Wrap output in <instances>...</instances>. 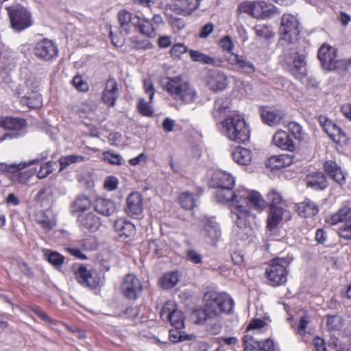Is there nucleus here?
Segmentation results:
<instances>
[{
    "mask_svg": "<svg viewBox=\"0 0 351 351\" xmlns=\"http://www.w3.org/2000/svg\"><path fill=\"white\" fill-rule=\"evenodd\" d=\"M76 278L83 286L95 288L99 281L95 275L91 271H88L85 266L81 265L75 271Z\"/></svg>",
    "mask_w": 351,
    "mask_h": 351,
    "instance_id": "f3484780",
    "label": "nucleus"
},
{
    "mask_svg": "<svg viewBox=\"0 0 351 351\" xmlns=\"http://www.w3.org/2000/svg\"><path fill=\"white\" fill-rule=\"evenodd\" d=\"M95 210L104 216H110L117 211L116 204L110 199L98 198L94 205Z\"/></svg>",
    "mask_w": 351,
    "mask_h": 351,
    "instance_id": "6ab92c4d",
    "label": "nucleus"
},
{
    "mask_svg": "<svg viewBox=\"0 0 351 351\" xmlns=\"http://www.w3.org/2000/svg\"><path fill=\"white\" fill-rule=\"evenodd\" d=\"M0 125L6 130H20L25 125V121L12 117H6L0 121Z\"/></svg>",
    "mask_w": 351,
    "mask_h": 351,
    "instance_id": "7c9ffc66",
    "label": "nucleus"
},
{
    "mask_svg": "<svg viewBox=\"0 0 351 351\" xmlns=\"http://www.w3.org/2000/svg\"><path fill=\"white\" fill-rule=\"evenodd\" d=\"M317 56L322 67L328 71L345 69L351 64V58L348 60L337 59V49L327 44H323L321 46Z\"/></svg>",
    "mask_w": 351,
    "mask_h": 351,
    "instance_id": "39448f33",
    "label": "nucleus"
},
{
    "mask_svg": "<svg viewBox=\"0 0 351 351\" xmlns=\"http://www.w3.org/2000/svg\"><path fill=\"white\" fill-rule=\"evenodd\" d=\"M342 221H345L346 224L347 222H351V209L348 207H343L327 220L331 225H336Z\"/></svg>",
    "mask_w": 351,
    "mask_h": 351,
    "instance_id": "2f4dec72",
    "label": "nucleus"
},
{
    "mask_svg": "<svg viewBox=\"0 0 351 351\" xmlns=\"http://www.w3.org/2000/svg\"><path fill=\"white\" fill-rule=\"evenodd\" d=\"M213 182L216 187H233L234 185V178L229 173L217 170L213 176Z\"/></svg>",
    "mask_w": 351,
    "mask_h": 351,
    "instance_id": "5701e85b",
    "label": "nucleus"
},
{
    "mask_svg": "<svg viewBox=\"0 0 351 351\" xmlns=\"http://www.w3.org/2000/svg\"><path fill=\"white\" fill-rule=\"evenodd\" d=\"M123 295L129 300H136L143 291L141 280L134 274L126 275L121 287Z\"/></svg>",
    "mask_w": 351,
    "mask_h": 351,
    "instance_id": "1a4fd4ad",
    "label": "nucleus"
},
{
    "mask_svg": "<svg viewBox=\"0 0 351 351\" xmlns=\"http://www.w3.org/2000/svg\"><path fill=\"white\" fill-rule=\"evenodd\" d=\"M20 102L23 106H26L29 108H36L42 105V98L40 93L33 90L28 95L22 97Z\"/></svg>",
    "mask_w": 351,
    "mask_h": 351,
    "instance_id": "473e14b6",
    "label": "nucleus"
},
{
    "mask_svg": "<svg viewBox=\"0 0 351 351\" xmlns=\"http://www.w3.org/2000/svg\"><path fill=\"white\" fill-rule=\"evenodd\" d=\"M119 97L118 84L114 78L110 77L103 91L102 99L109 106H113Z\"/></svg>",
    "mask_w": 351,
    "mask_h": 351,
    "instance_id": "dca6fc26",
    "label": "nucleus"
},
{
    "mask_svg": "<svg viewBox=\"0 0 351 351\" xmlns=\"http://www.w3.org/2000/svg\"><path fill=\"white\" fill-rule=\"evenodd\" d=\"M38 161L37 159L32 160L28 162H21L19 164H7L4 162H0V172L5 173H16L29 167Z\"/></svg>",
    "mask_w": 351,
    "mask_h": 351,
    "instance_id": "f704fd0d",
    "label": "nucleus"
},
{
    "mask_svg": "<svg viewBox=\"0 0 351 351\" xmlns=\"http://www.w3.org/2000/svg\"><path fill=\"white\" fill-rule=\"evenodd\" d=\"M136 27L139 28L141 33L148 37L154 38L156 36V26L151 21L140 19V23Z\"/></svg>",
    "mask_w": 351,
    "mask_h": 351,
    "instance_id": "e433bc0d",
    "label": "nucleus"
},
{
    "mask_svg": "<svg viewBox=\"0 0 351 351\" xmlns=\"http://www.w3.org/2000/svg\"><path fill=\"white\" fill-rule=\"evenodd\" d=\"M90 200L86 196L77 197L73 203L71 209L73 213L83 212L90 207Z\"/></svg>",
    "mask_w": 351,
    "mask_h": 351,
    "instance_id": "ea45409f",
    "label": "nucleus"
},
{
    "mask_svg": "<svg viewBox=\"0 0 351 351\" xmlns=\"http://www.w3.org/2000/svg\"><path fill=\"white\" fill-rule=\"evenodd\" d=\"M233 160L241 165H248L252 160L253 155L250 150L242 147H237L232 154Z\"/></svg>",
    "mask_w": 351,
    "mask_h": 351,
    "instance_id": "c85d7f7f",
    "label": "nucleus"
},
{
    "mask_svg": "<svg viewBox=\"0 0 351 351\" xmlns=\"http://www.w3.org/2000/svg\"><path fill=\"white\" fill-rule=\"evenodd\" d=\"M186 257L189 261L195 264H199L202 262L201 254L193 249L189 250L186 252Z\"/></svg>",
    "mask_w": 351,
    "mask_h": 351,
    "instance_id": "bf43d9fd",
    "label": "nucleus"
},
{
    "mask_svg": "<svg viewBox=\"0 0 351 351\" xmlns=\"http://www.w3.org/2000/svg\"><path fill=\"white\" fill-rule=\"evenodd\" d=\"M273 143L282 149L291 151L294 149L293 143L288 133L279 130L273 136Z\"/></svg>",
    "mask_w": 351,
    "mask_h": 351,
    "instance_id": "a878e982",
    "label": "nucleus"
},
{
    "mask_svg": "<svg viewBox=\"0 0 351 351\" xmlns=\"http://www.w3.org/2000/svg\"><path fill=\"white\" fill-rule=\"evenodd\" d=\"M178 329L173 330H171L169 331V339L173 343H177L179 341H182L184 340L191 339L193 335H182L180 332L177 330Z\"/></svg>",
    "mask_w": 351,
    "mask_h": 351,
    "instance_id": "5fc2aeb1",
    "label": "nucleus"
},
{
    "mask_svg": "<svg viewBox=\"0 0 351 351\" xmlns=\"http://www.w3.org/2000/svg\"><path fill=\"white\" fill-rule=\"evenodd\" d=\"M289 265V262L285 258H276L271 261L265 274L272 286H279L287 282Z\"/></svg>",
    "mask_w": 351,
    "mask_h": 351,
    "instance_id": "423d86ee",
    "label": "nucleus"
},
{
    "mask_svg": "<svg viewBox=\"0 0 351 351\" xmlns=\"http://www.w3.org/2000/svg\"><path fill=\"white\" fill-rule=\"evenodd\" d=\"M138 109L139 112L143 116L152 117L153 115V110L151 106L144 99H141L138 102Z\"/></svg>",
    "mask_w": 351,
    "mask_h": 351,
    "instance_id": "603ef678",
    "label": "nucleus"
},
{
    "mask_svg": "<svg viewBox=\"0 0 351 351\" xmlns=\"http://www.w3.org/2000/svg\"><path fill=\"white\" fill-rule=\"evenodd\" d=\"M207 85L214 92L223 90L227 86V77L219 71H210L207 76Z\"/></svg>",
    "mask_w": 351,
    "mask_h": 351,
    "instance_id": "2eb2a0df",
    "label": "nucleus"
},
{
    "mask_svg": "<svg viewBox=\"0 0 351 351\" xmlns=\"http://www.w3.org/2000/svg\"><path fill=\"white\" fill-rule=\"evenodd\" d=\"M261 118L265 123L273 125L278 124L284 117V113L280 110H274L269 108L261 109Z\"/></svg>",
    "mask_w": 351,
    "mask_h": 351,
    "instance_id": "aec40b11",
    "label": "nucleus"
},
{
    "mask_svg": "<svg viewBox=\"0 0 351 351\" xmlns=\"http://www.w3.org/2000/svg\"><path fill=\"white\" fill-rule=\"evenodd\" d=\"M293 163V157L289 154H281L270 157L267 166L272 169H280L290 166Z\"/></svg>",
    "mask_w": 351,
    "mask_h": 351,
    "instance_id": "b1692460",
    "label": "nucleus"
},
{
    "mask_svg": "<svg viewBox=\"0 0 351 351\" xmlns=\"http://www.w3.org/2000/svg\"><path fill=\"white\" fill-rule=\"evenodd\" d=\"M308 186L314 189H324L327 186L326 179L322 172L310 174L306 178Z\"/></svg>",
    "mask_w": 351,
    "mask_h": 351,
    "instance_id": "c756f323",
    "label": "nucleus"
},
{
    "mask_svg": "<svg viewBox=\"0 0 351 351\" xmlns=\"http://www.w3.org/2000/svg\"><path fill=\"white\" fill-rule=\"evenodd\" d=\"M299 25V21L295 16L291 14H283L279 28L281 40L289 44L296 41L300 33Z\"/></svg>",
    "mask_w": 351,
    "mask_h": 351,
    "instance_id": "6e6552de",
    "label": "nucleus"
},
{
    "mask_svg": "<svg viewBox=\"0 0 351 351\" xmlns=\"http://www.w3.org/2000/svg\"><path fill=\"white\" fill-rule=\"evenodd\" d=\"M86 160V158L84 156L72 154L66 156L61 157L59 159L60 165V171L66 168L68 166L75 164L80 163Z\"/></svg>",
    "mask_w": 351,
    "mask_h": 351,
    "instance_id": "58836bf2",
    "label": "nucleus"
},
{
    "mask_svg": "<svg viewBox=\"0 0 351 351\" xmlns=\"http://www.w3.org/2000/svg\"><path fill=\"white\" fill-rule=\"evenodd\" d=\"M176 307V304L173 302H166L163 305L160 313L161 318L163 320L169 321V319L173 313L172 312L175 310Z\"/></svg>",
    "mask_w": 351,
    "mask_h": 351,
    "instance_id": "de8ad7c7",
    "label": "nucleus"
},
{
    "mask_svg": "<svg viewBox=\"0 0 351 351\" xmlns=\"http://www.w3.org/2000/svg\"><path fill=\"white\" fill-rule=\"evenodd\" d=\"M118 18L120 23L121 28L128 34L131 26L136 27L140 23V18L138 16H132V14L126 11L121 10L118 14Z\"/></svg>",
    "mask_w": 351,
    "mask_h": 351,
    "instance_id": "4be33fe9",
    "label": "nucleus"
},
{
    "mask_svg": "<svg viewBox=\"0 0 351 351\" xmlns=\"http://www.w3.org/2000/svg\"><path fill=\"white\" fill-rule=\"evenodd\" d=\"M339 235L341 238L346 240L351 239V221L347 222L344 228L339 229Z\"/></svg>",
    "mask_w": 351,
    "mask_h": 351,
    "instance_id": "e2e57ef3",
    "label": "nucleus"
},
{
    "mask_svg": "<svg viewBox=\"0 0 351 351\" xmlns=\"http://www.w3.org/2000/svg\"><path fill=\"white\" fill-rule=\"evenodd\" d=\"M189 55L191 58L195 62L208 64H214L215 62V60L213 58H211L196 50H190Z\"/></svg>",
    "mask_w": 351,
    "mask_h": 351,
    "instance_id": "37998d69",
    "label": "nucleus"
},
{
    "mask_svg": "<svg viewBox=\"0 0 351 351\" xmlns=\"http://www.w3.org/2000/svg\"><path fill=\"white\" fill-rule=\"evenodd\" d=\"M258 349L261 351H275L274 342L270 339L261 341Z\"/></svg>",
    "mask_w": 351,
    "mask_h": 351,
    "instance_id": "774afa93",
    "label": "nucleus"
},
{
    "mask_svg": "<svg viewBox=\"0 0 351 351\" xmlns=\"http://www.w3.org/2000/svg\"><path fill=\"white\" fill-rule=\"evenodd\" d=\"M291 73L298 78L302 77L306 74L305 66L306 65V55L296 53L293 61Z\"/></svg>",
    "mask_w": 351,
    "mask_h": 351,
    "instance_id": "cd10ccee",
    "label": "nucleus"
},
{
    "mask_svg": "<svg viewBox=\"0 0 351 351\" xmlns=\"http://www.w3.org/2000/svg\"><path fill=\"white\" fill-rule=\"evenodd\" d=\"M33 53L38 58L47 61L57 56L58 49L51 40L44 38L36 43Z\"/></svg>",
    "mask_w": 351,
    "mask_h": 351,
    "instance_id": "9b49d317",
    "label": "nucleus"
},
{
    "mask_svg": "<svg viewBox=\"0 0 351 351\" xmlns=\"http://www.w3.org/2000/svg\"><path fill=\"white\" fill-rule=\"evenodd\" d=\"M201 234L205 241L215 245L221 237V230L213 219L204 218L201 221Z\"/></svg>",
    "mask_w": 351,
    "mask_h": 351,
    "instance_id": "9d476101",
    "label": "nucleus"
},
{
    "mask_svg": "<svg viewBox=\"0 0 351 351\" xmlns=\"http://www.w3.org/2000/svg\"><path fill=\"white\" fill-rule=\"evenodd\" d=\"M118 180L115 177H108L104 182V187L108 191H113L117 188Z\"/></svg>",
    "mask_w": 351,
    "mask_h": 351,
    "instance_id": "0e129e2a",
    "label": "nucleus"
},
{
    "mask_svg": "<svg viewBox=\"0 0 351 351\" xmlns=\"http://www.w3.org/2000/svg\"><path fill=\"white\" fill-rule=\"evenodd\" d=\"M178 274L172 271L165 274L160 280L161 287L165 289H169L174 287L178 282Z\"/></svg>",
    "mask_w": 351,
    "mask_h": 351,
    "instance_id": "4c0bfd02",
    "label": "nucleus"
},
{
    "mask_svg": "<svg viewBox=\"0 0 351 351\" xmlns=\"http://www.w3.org/2000/svg\"><path fill=\"white\" fill-rule=\"evenodd\" d=\"M284 210L280 206H274L270 208V213L267 218V228L273 230L277 227L282 219Z\"/></svg>",
    "mask_w": 351,
    "mask_h": 351,
    "instance_id": "72a5a7b5",
    "label": "nucleus"
},
{
    "mask_svg": "<svg viewBox=\"0 0 351 351\" xmlns=\"http://www.w3.org/2000/svg\"><path fill=\"white\" fill-rule=\"evenodd\" d=\"M51 173V167L49 163L43 164L37 173V177L39 179L46 178Z\"/></svg>",
    "mask_w": 351,
    "mask_h": 351,
    "instance_id": "69168bd1",
    "label": "nucleus"
},
{
    "mask_svg": "<svg viewBox=\"0 0 351 351\" xmlns=\"http://www.w3.org/2000/svg\"><path fill=\"white\" fill-rule=\"evenodd\" d=\"M125 213L130 217H138L143 210V198L138 192H132L127 197Z\"/></svg>",
    "mask_w": 351,
    "mask_h": 351,
    "instance_id": "f8f14e48",
    "label": "nucleus"
},
{
    "mask_svg": "<svg viewBox=\"0 0 351 351\" xmlns=\"http://www.w3.org/2000/svg\"><path fill=\"white\" fill-rule=\"evenodd\" d=\"M324 169L328 176L336 182L343 184L345 182V176L342 170L333 160H328L324 163Z\"/></svg>",
    "mask_w": 351,
    "mask_h": 351,
    "instance_id": "393cba45",
    "label": "nucleus"
},
{
    "mask_svg": "<svg viewBox=\"0 0 351 351\" xmlns=\"http://www.w3.org/2000/svg\"><path fill=\"white\" fill-rule=\"evenodd\" d=\"M217 188V199L220 202H232V213L236 216L235 222L240 228L250 226L255 219L249 204L258 210L266 207L267 203L257 191H243L235 193L232 191V187Z\"/></svg>",
    "mask_w": 351,
    "mask_h": 351,
    "instance_id": "f257e3e1",
    "label": "nucleus"
},
{
    "mask_svg": "<svg viewBox=\"0 0 351 351\" xmlns=\"http://www.w3.org/2000/svg\"><path fill=\"white\" fill-rule=\"evenodd\" d=\"M196 199L193 193L184 192L179 197V202L186 210H191L195 206Z\"/></svg>",
    "mask_w": 351,
    "mask_h": 351,
    "instance_id": "79ce46f5",
    "label": "nucleus"
},
{
    "mask_svg": "<svg viewBox=\"0 0 351 351\" xmlns=\"http://www.w3.org/2000/svg\"><path fill=\"white\" fill-rule=\"evenodd\" d=\"M165 90L175 100L185 104L193 103L197 97L194 87L180 75L168 78Z\"/></svg>",
    "mask_w": 351,
    "mask_h": 351,
    "instance_id": "7ed1b4c3",
    "label": "nucleus"
},
{
    "mask_svg": "<svg viewBox=\"0 0 351 351\" xmlns=\"http://www.w3.org/2000/svg\"><path fill=\"white\" fill-rule=\"evenodd\" d=\"M229 101L228 99L218 98L216 99L214 104V109L213 114L215 119H219L220 117L226 112L228 108Z\"/></svg>",
    "mask_w": 351,
    "mask_h": 351,
    "instance_id": "a19ab883",
    "label": "nucleus"
},
{
    "mask_svg": "<svg viewBox=\"0 0 351 351\" xmlns=\"http://www.w3.org/2000/svg\"><path fill=\"white\" fill-rule=\"evenodd\" d=\"M206 302L204 308L193 311L192 316L197 324H210L213 322L209 330L217 334L221 329V322L218 320L222 313H231L234 302L226 293H209L206 294Z\"/></svg>",
    "mask_w": 351,
    "mask_h": 351,
    "instance_id": "f03ea898",
    "label": "nucleus"
},
{
    "mask_svg": "<svg viewBox=\"0 0 351 351\" xmlns=\"http://www.w3.org/2000/svg\"><path fill=\"white\" fill-rule=\"evenodd\" d=\"M324 129L328 135L336 143H341L342 138L346 137L345 133L335 123L330 122Z\"/></svg>",
    "mask_w": 351,
    "mask_h": 351,
    "instance_id": "c9c22d12",
    "label": "nucleus"
},
{
    "mask_svg": "<svg viewBox=\"0 0 351 351\" xmlns=\"http://www.w3.org/2000/svg\"><path fill=\"white\" fill-rule=\"evenodd\" d=\"M172 315L169 319V322L171 324L178 330L182 329L184 328V317L182 311L178 310L176 308L172 312Z\"/></svg>",
    "mask_w": 351,
    "mask_h": 351,
    "instance_id": "c03bdc74",
    "label": "nucleus"
},
{
    "mask_svg": "<svg viewBox=\"0 0 351 351\" xmlns=\"http://www.w3.org/2000/svg\"><path fill=\"white\" fill-rule=\"evenodd\" d=\"M73 86L80 91H87L88 90V84L83 80L82 76L75 75L72 81Z\"/></svg>",
    "mask_w": 351,
    "mask_h": 351,
    "instance_id": "4d7b16f0",
    "label": "nucleus"
},
{
    "mask_svg": "<svg viewBox=\"0 0 351 351\" xmlns=\"http://www.w3.org/2000/svg\"><path fill=\"white\" fill-rule=\"evenodd\" d=\"M326 325L328 330H339L343 325L342 319L338 315H330L328 317Z\"/></svg>",
    "mask_w": 351,
    "mask_h": 351,
    "instance_id": "49530a36",
    "label": "nucleus"
},
{
    "mask_svg": "<svg viewBox=\"0 0 351 351\" xmlns=\"http://www.w3.org/2000/svg\"><path fill=\"white\" fill-rule=\"evenodd\" d=\"M102 158L112 165H119L122 164V158L119 154H114L110 152H105L102 154Z\"/></svg>",
    "mask_w": 351,
    "mask_h": 351,
    "instance_id": "09e8293b",
    "label": "nucleus"
},
{
    "mask_svg": "<svg viewBox=\"0 0 351 351\" xmlns=\"http://www.w3.org/2000/svg\"><path fill=\"white\" fill-rule=\"evenodd\" d=\"M289 130L296 139H301L302 136V127L296 122H291L288 124Z\"/></svg>",
    "mask_w": 351,
    "mask_h": 351,
    "instance_id": "6e6d98bb",
    "label": "nucleus"
},
{
    "mask_svg": "<svg viewBox=\"0 0 351 351\" xmlns=\"http://www.w3.org/2000/svg\"><path fill=\"white\" fill-rule=\"evenodd\" d=\"M297 207L299 215L304 218L313 217L319 212L318 206L309 199L299 203Z\"/></svg>",
    "mask_w": 351,
    "mask_h": 351,
    "instance_id": "bb28decb",
    "label": "nucleus"
},
{
    "mask_svg": "<svg viewBox=\"0 0 351 351\" xmlns=\"http://www.w3.org/2000/svg\"><path fill=\"white\" fill-rule=\"evenodd\" d=\"M114 228L119 238L125 240L133 237L136 233L135 226L130 221L120 218L114 223Z\"/></svg>",
    "mask_w": 351,
    "mask_h": 351,
    "instance_id": "4468645a",
    "label": "nucleus"
},
{
    "mask_svg": "<svg viewBox=\"0 0 351 351\" xmlns=\"http://www.w3.org/2000/svg\"><path fill=\"white\" fill-rule=\"evenodd\" d=\"M223 133L231 141L244 143L250 138V130L244 119L238 114L228 117L222 122Z\"/></svg>",
    "mask_w": 351,
    "mask_h": 351,
    "instance_id": "20e7f679",
    "label": "nucleus"
},
{
    "mask_svg": "<svg viewBox=\"0 0 351 351\" xmlns=\"http://www.w3.org/2000/svg\"><path fill=\"white\" fill-rule=\"evenodd\" d=\"M78 221L81 227L91 232L97 230L101 225L100 219L93 213L80 215Z\"/></svg>",
    "mask_w": 351,
    "mask_h": 351,
    "instance_id": "a211bd4d",
    "label": "nucleus"
},
{
    "mask_svg": "<svg viewBox=\"0 0 351 351\" xmlns=\"http://www.w3.org/2000/svg\"><path fill=\"white\" fill-rule=\"evenodd\" d=\"M45 256H47V261L54 266H60L64 262V257L57 252H51Z\"/></svg>",
    "mask_w": 351,
    "mask_h": 351,
    "instance_id": "864d4df0",
    "label": "nucleus"
},
{
    "mask_svg": "<svg viewBox=\"0 0 351 351\" xmlns=\"http://www.w3.org/2000/svg\"><path fill=\"white\" fill-rule=\"evenodd\" d=\"M245 349L256 350L258 349L261 341L255 339L253 336L245 335L243 338Z\"/></svg>",
    "mask_w": 351,
    "mask_h": 351,
    "instance_id": "8fccbe9b",
    "label": "nucleus"
},
{
    "mask_svg": "<svg viewBox=\"0 0 351 351\" xmlns=\"http://www.w3.org/2000/svg\"><path fill=\"white\" fill-rule=\"evenodd\" d=\"M187 51V47L183 44L174 45L170 51L171 55L175 57H180L182 54Z\"/></svg>",
    "mask_w": 351,
    "mask_h": 351,
    "instance_id": "052dcab7",
    "label": "nucleus"
},
{
    "mask_svg": "<svg viewBox=\"0 0 351 351\" xmlns=\"http://www.w3.org/2000/svg\"><path fill=\"white\" fill-rule=\"evenodd\" d=\"M131 47L135 49H149L152 47V44L148 40H132Z\"/></svg>",
    "mask_w": 351,
    "mask_h": 351,
    "instance_id": "13d9d810",
    "label": "nucleus"
},
{
    "mask_svg": "<svg viewBox=\"0 0 351 351\" xmlns=\"http://www.w3.org/2000/svg\"><path fill=\"white\" fill-rule=\"evenodd\" d=\"M268 204L271 207L279 206L278 205L282 202L281 195L275 191H270L267 195Z\"/></svg>",
    "mask_w": 351,
    "mask_h": 351,
    "instance_id": "3c124183",
    "label": "nucleus"
},
{
    "mask_svg": "<svg viewBox=\"0 0 351 351\" xmlns=\"http://www.w3.org/2000/svg\"><path fill=\"white\" fill-rule=\"evenodd\" d=\"M254 31L257 36L264 39H269L273 38L274 36V34L271 29V27L266 25H256L254 27Z\"/></svg>",
    "mask_w": 351,
    "mask_h": 351,
    "instance_id": "a18cd8bd",
    "label": "nucleus"
},
{
    "mask_svg": "<svg viewBox=\"0 0 351 351\" xmlns=\"http://www.w3.org/2000/svg\"><path fill=\"white\" fill-rule=\"evenodd\" d=\"M8 15L11 27L16 32H21L33 25L30 12L24 7L16 5L10 7Z\"/></svg>",
    "mask_w": 351,
    "mask_h": 351,
    "instance_id": "0eeeda50",
    "label": "nucleus"
},
{
    "mask_svg": "<svg viewBox=\"0 0 351 351\" xmlns=\"http://www.w3.org/2000/svg\"><path fill=\"white\" fill-rule=\"evenodd\" d=\"M230 64L234 65L236 69L246 74H252L255 71V66L243 56L231 53L227 58Z\"/></svg>",
    "mask_w": 351,
    "mask_h": 351,
    "instance_id": "ddd939ff",
    "label": "nucleus"
},
{
    "mask_svg": "<svg viewBox=\"0 0 351 351\" xmlns=\"http://www.w3.org/2000/svg\"><path fill=\"white\" fill-rule=\"evenodd\" d=\"M214 29V25L212 23H208L202 27L199 32V36L201 38H206Z\"/></svg>",
    "mask_w": 351,
    "mask_h": 351,
    "instance_id": "338daca9",
    "label": "nucleus"
},
{
    "mask_svg": "<svg viewBox=\"0 0 351 351\" xmlns=\"http://www.w3.org/2000/svg\"><path fill=\"white\" fill-rule=\"evenodd\" d=\"M276 14L275 8L271 4L264 1L254 2L253 16L257 19H266Z\"/></svg>",
    "mask_w": 351,
    "mask_h": 351,
    "instance_id": "412c9836",
    "label": "nucleus"
},
{
    "mask_svg": "<svg viewBox=\"0 0 351 351\" xmlns=\"http://www.w3.org/2000/svg\"><path fill=\"white\" fill-rule=\"evenodd\" d=\"M220 45L223 50L231 52L234 49V44L229 36H226L220 39Z\"/></svg>",
    "mask_w": 351,
    "mask_h": 351,
    "instance_id": "680f3d73",
    "label": "nucleus"
}]
</instances>
